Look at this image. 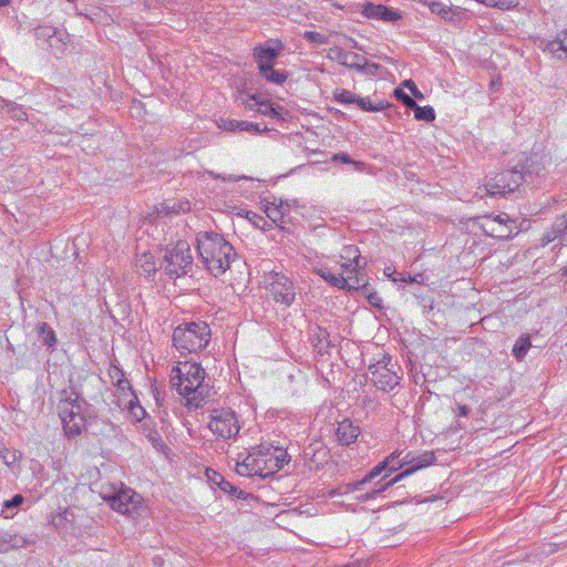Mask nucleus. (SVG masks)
I'll return each instance as SVG.
<instances>
[{
	"label": "nucleus",
	"mask_w": 567,
	"mask_h": 567,
	"mask_svg": "<svg viewBox=\"0 0 567 567\" xmlns=\"http://www.w3.org/2000/svg\"><path fill=\"white\" fill-rule=\"evenodd\" d=\"M24 502V497L21 494H16L11 499L3 502V511L17 509Z\"/></svg>",
	"instance_id": "obj_46"
},
{
	"label": "nucleus",
	"mask_w": 567,
	"mask_h": 567,
	"mask_svg": "<svg viewBox=\"0 0 567 567\" xmlns=\"http://www.w3.org/2000/svg\"><path fill=\"white\" fill-rule=\"evenodd\" d=\"M482 228L485 235L501 239H511L518 234V230L514 231L508 226H495L488 223H484Z\"/></svg>",
	"instance_id": "obj_23"
},
{
	"label": "nucleus",
	"mask_w": 567,
	"mask_h": 567,
	"mask_svg": "<svg viewBox=\"0 0 567 567\" xmlns=\"http://www.w3.org/2000/svg\"><path fill=\"white\" fill-rule=\"evenodd\" d=\"M336 56L334 59L341 64L349 69H354L359 72H368L371 69L377 70L379 68L378 64H369L368 60L358 53L344 51L342 49H337L334 51Z\"/></svg>",
	"instance_id": "obj_14"
},
{
	"label": "nucleus",
	"mask_w": 567,
	"mask_h": 567,
	"mask_svg": "<svg viewBox=\"0 0 567 567\" xmlns=\"http://www.w3.org/2000/svg\"><path fill=\"white\" fill-rule=\"evenodd\" d=\"M69 2H72L73 0H68Z\"/></svg>",
	"instance_id": "obj_61"
},
{
	"label": "nucleus",
	"mask_w": 567,
	"mask_h": 567,
	"mask_svg": "<svg viewBox=\"0 0 567 567\" xmlns=\"http://www.w3.org/2000/svg\"><path fill=\"white\" fill-rule=\"evenodd\" d=\"M196 248L203 265L215 277L225 274L237 256L231 244L215 231L198 233Z\"/></svg>",
	"instance_id": "obj_1"
},
{
	"label": "nucleus",
	"mask_w": 567,
	"mask_h": 567,
	"mask_svg": "<svg viewBox=\"0 0 567 567\" xmlns=\"http://www.w3.org/2000/svg\"><path fill=\"white\" fill-rule=\"evenodd\" d=\"M250 101L248 102L246 107L249 110H255L265 116H269L271 118H284L288 113L287 110L281 105H275L269 100L259 99L255 95L250 96Z\"/></svg>",
	"instance_id": "obj_16"
},
{
	"label": "nucleus",
	"mask_w": 567,
	"mask_h": 567,
	"mask_svg": "<svg viewBox=\"0 0 567 567\" xmlns=\"http://www.w3.org/2000/svg\"><path fill=\"white\" fill-rule=\"evenodd\" d=\"M361 14L367 19L380 20L383 22H394L401 18V14L384 6V4H375L372 2H367L362 6Z\"/></svg>",
	"instance_id": "obj_15"
},
{
	"label": "nucleus",
	"mask_w": 567,
	"mask_h": 567,
	"mask_svg": "<svg viewBox=\"0 0 567 567\" xmlns=\"http://www.w3.org/2000/svg\"><path fill=\"white\" fill-rule=\"evenodd\" d=\"M354 286H355V288H353V289L354 290H360L361 293L364 295L365 297H367V295L373 292L372 288L367 282H363V280L360 281L359 285L354 284Z\"/></svg>",
	"instance_id": "obj_53"
},
{
	"label": "nucleus",
	"mask_w": 567,
	"mask_h": 567,
	"mask_svg": "<svg viewBox=\"0 0 567 567\" xmlns=\"http://www.w3.org/2000/svg\"><path fill=\"white\" fill-rule=\"evenodd\" d=\"M370 379L375 390H393L399 384V375L381 362L369 367Z\"/></svg>",
	"instance_id": "obj_13"
},
{
	"label": "nucleus",
	"mask_w": 567,
	"mask_h": 567,
	"mask_svg": "<svg viewBox=\"0 0 567 567\" xmlns=\"http://www.w3.org/2000/svg\"><path fill=\"white\" fill-rule=\"evenodd\" d=\"M567 231V215L557 217L550 228L543 237V244L548 245Z\"/></svg>",
	"instance_id": "obj_21"
},
{
	"label": "nucleus",
	"mask_w": 567,
	"mask_h": 567,
	"mask_svg": "<svg viewBox=\"0 0 567 567\" xmlns=\"http://www.w3.org/2000/svg\"><path fill=\"white\" fill-rule=\"evenodd\" d=\"M54 34L55 27L52 25H38L33 29V35L40 45H48Z\"/></svg>",
	"instance_id": "obj_30"
},
{
	"label": "nucleus",
	"mask_w": 567,
	"mask_h": 567,
	"mask_svg": "<svg viewBox=\"0 0 567 567\" xmlns=\"http://www.w3.org/2000/svg\"><path fill=\"white\" fill-rule=\"evenodd\" d=\"M269 447H255L241 462H237L236 472L240 476H261L267 477L270 474L271 465L268 463Z\"/></svg>",
	"instance_id": "obj_7"
},
{
	"label": "nucleus",
	"mask_w": 567,
	"mask_h": 567,
	"mask_svg": "<svg viewBox=\"0 0 567 567\" xmlns=\"http://www.w3.org/2000/svg\"><path fill=\"white\" fill-rule=\"evenodd\" d=\"M354 261L341 260V267L347 275L352 276V284L359 285L363 280V275L359 271V268H354Z\"/></svg>",
	"instance_id": "obj_39"
},
{
	"label": "nucleus",
	"mask_w": 567,
	"mask_h": 567,
	"mask_svg": "<svg viewBox=\"0 0 567 567\" xmlns=\"http://www.w3.org/2000/svg\"><path fill=\"white\" fill-rule=\"evenodd\" d=\"M400 455V457H396L393 462L390 472H394L405 465H410L406 470L403 472H410L409 475L415 473L416 471L427 467L431 464H433L436 460L434 452L426 451L422 454H413L411 452L403 453Z\"/></svg>",
	"instance_id": "obj_11"
},
{
	"label": "nucleus",
	"mask_w": 567,
	"mask_h": 567,
	"mask_svg": "<svg viewBox=\"0 0 567 567\" xmlns=\"http://www.w3.org/2000/svg\"><path fill=\"white\" fill-rule=\"evenodd\" d=\"M137 267L146 275H152L156 271L154 257L150 252L142 254L137 260Z\"/></svg>",
	"instance_id": "obj_34"
},
{
	"label": "nucleus",
	"mask_w": 567,
	"mask_h": 567,
	"mask_svg": "<svg viewBox=\"0 0 567 567\" xmlns=\"http://www.w3.org/2000/svg\"><path fill=\"white\" fill-rule=\"evenodd\" d=\"M412 110L414 111V117L419 121L432 122L435 120L434 109L430 105L420 106L416 104Z\"/></svg>",
	"instance_id": "obj_35"
},
{
	"label": "nucleus",
	"mask_w": 567,
	"mask_h": 567,
	"mask_svg": "<svg viewBox=\"0 0 567 567\" xmlns=\"http://www.w3.org/2000/svg\"><path fill=\"white\" fill-rule=\"evenodd\" d=\"M155 393V399L158 401L159 400V396L163 392H159V391H156L154 392Z\"/></svg>",
	"instance_id": "obj_58"
},
{
	"label": "nucleus",
	"mask_w": 567,
	"mask_h": 567,
	"mask_svg": "<svg viewBox=\"0 0 567 567\" xmlns=\"http://www.w3.org/2000/svg\"><path fill=\"white\" fill-rule=\"evenodd\" d=\"M523 174L517 169H509L487 177L483 186L478 187L481 195L503 196L513 194L523 182Z\"/></svg>",
	"instance_id": "obj_5"
},
{
	"label": "nucleus",
	"mask_w": 567,
	"mask_h": 567,
	"mask_svg": "<svg viewBox=\"0 0 567 567\" xmlns=\"http://www.w3.org/2000/svg\"><path fill=\"white\" fill-rule=\"evenodd\" d=\"M355 104L365 112H379L383 111L386 107V103L379 102L378 104H372L368 97L357 96Z\"/></svg>",
	"instance_id": "obj_37"
},
{
	"label": "nucleus",
	"mask_w": 567,
	"mask_h": 567,
	"mask_svg": "<svg viewBox=\"0 0 567 567\" xmlns=\"http://www.w3.org/2000/svg\"><path fill=\"white\" fill-rule=\"evenodd\" d=\"M240 121L220 117L217 121V126L224 131L235 132L239 130Z\"/></svg>",
	"instance_id": "obj_43"
},
{
	"label": "nucleus",
	"mask_w": 567,
	"mask_h": 567,
	"mask_svg": "<svg viewBox=\"0 0 567 567\" xmlns=\"http://www.w3.org/2000/svg\"><path fill=\"white\" fill-rule=\"evenodd\" d=\"M333 159L334 161H340V162L346 163V164H354V165H361L362 164L360 162H354L353 159L350 158L349 155H347L344 153L336 154L333 156Z\"/></svg>",
	"instance_id": "obj_52"
},
{
	"label": "nucleus",
	"mask_w": 567,
	"mask_h": 567,
	"mask_svg": "<svg viewBox=\"0 0 567 567\" xmlns=\"http://www.w3.org/2000/svg\"><path fill=\"white\" fill-rule=\"evenodd\" d=\"M215 475L218 477V487L223 492H225L229 495H234L237 498H245V493L243 491H240L238 487L233 485L230 482L226 481L224 478V476L220 475L219 473H215Z\"/></svg>",
	"instance_id": "obj_33"
},
{
	"label": "nucleus",
	"mask_w": 567,
	"mask_h": 567,
	"mask_svg": "<svg viewBox=\"0 0 567 567\" xmlns=\"http://www.w3.org/2000/svg\"><path fill=\"white\" fill-rule=\"evenodd\" d=\"M532 346V342H530V338L528 334H525V336H520L515 344H514V348H513V354L518 359V360H522L527 351L529 350Z\"/></svg>",
	"instance_id": "obj_31"
},
{
	"label": "nucleus",
	"mask_w": 567,
	"mask_h": 567,
	"mask_svg": "<svg viewBox=\"0 0 567 567\" xmlns=\"http://www.w3.org/2000/svg\"><path fill=\"white\" fill-rule=\"evenodd\" d=\"M261 203L264 212L270 220L275 224L284 223V218L289 212V205L287 203H284L282 199H278L276 197H271V199L266 197Z\"/></svg>",
	"instance_id": "obj_17"
},
{
	"label": "nucleus",
	"mask_w": 567,
	"mask_h": 567,
	"mask_svg": "<svg viewBox=\"0 0 567 567\" xmlns=\"http://www.w3.org/2000/svg\"><path fill=\"white\" fill-rule=\"evenodd\" d=\"M409 473L410 472H401L395 477H393L392 480H390L389 482L383 483V484L381 482H378V483H375L374 487L370 492H367L364 494H360V495L355 496V499L358 502H367L369 499H373L377 497V495H379L380 493H382L390 486L400 482L402 478L409 476Z\"/></svg>",
	"instance_id": "obj_19"
},
{
	"label": "nucleus",
	"mask_w": 567,
	"mask_h": 567,
	"mask_svg": "<svg viewBox=\"0 0 567 567\" xmlns=\"http://www.w3.org/2000/svg\"><path fill=\"white\" fill-rule=\"evenodd\" d=\"M209 430L220 439H230L239 432L238 420L230 410H215L208 423Z\"/></svg>",
	"instance_id": "obj_8"
},
{
	"label": "nucleus",
	"mask_w": 567,
	"mask_h": 567,
	"mask_svg": "<svg viewBox=\"0 0 567 567\" xmlns=\"http://www.w3.org/2000/svg\"><path fill=\"white\" fill-rule=\"evenodd\" d=\"M85 401H80V392H70V394L65 396L64 403L59 406V415L68 439L80 435L85 427Z\"/></svg>",
	"instance_id": "obj_3"
},
{
	"label": "nucleus",
	"mask_w": 567,
	"mask_h": 567,
	"mask_svg": "<svg viewBox=\"0 0 567 567\" xmlns=\"http://www.w3.org/2000/svg\"><path fill=\"white\" fill-rule=\"evenodd\" d=\"M215 473H217V472L212 471V474H209V472L207 471V476H208L209 481H212L214 484H216L218 486V477L215 475Z\"/></svg>",
	"instance_id": "obj_55"
},
{
	"label": "nucleus",
	"mask_w": 567,
	"mask_h": 567,
	"mask_svg": "<svg viewBox=\"0 0 567 567\" xmlns=\"http://www.w3.org/2000/svg\"><path fill=\"white\" fill-rule=\"evenodd\" d=\"M37 332L39 338L42 340L43 344L48 346L49 348H53L55 346V333L48 323L42 322L38 324Z\"/></svg>",
	"instance_id": "obj_29"
},
{
	"label": "nucleus",
	"mask_w": 567,
	"mask_h": 567,
	"mask_svg": "<svg viewBox=\"0 0 567 567\" xmlns=\"http://www.w3.org/2000/svg\"><path fill=\"white\" fill-rule=\"evenodd\" d=\"M302 37L308 42L317 44V45L328 43V37L322 33L316 32V31H305Z\"/></svg>",
	"instance_id": "obj_41"
},
{
	"label": "nucleus",
	"mask_w": 567,
	"mask_h": 567,
	"mask_svg": "<svg viewBox=\"0 0 567 567\" xmlns=\"http://www.w3.org/2000/svg\"><path fill=\"white\" fill-rule=\"evenodd\" d=\"M280 54V50L271 47H256L254 49V56L258 62V68L260 64H274V60L277 59Z\"/></svg>",
	"instance_id": "obj_22"
},
{
	"label": "nucleus",
	"mask_w": 567,
	"mask_h": 567,
	"mask_svg": "<svg viewBox=\"0 0 567 567\" xmlns=\"http://www.w3.org/2000/svg\"><path fill=\"white\" fill-rule=\"evenodd\" d=\"M2 542L10 544L13 548L22 547L24 544V539L22 537L17 535L12 536L8 534L3 535Z\"/></svg>",
	"instance_id": "obj_49"
},
{
	"label": "nucleus",
	"mask_w": 567,
	"mask_h": 567,
	"mask_svg": "<svg viewBox=\"0 0 567 567\" xmlns=\"http://www.w3.org/2000/svg\"><path fill=\"white\" fill-rule=\"evenodd\" d=\"M457 410L460 416H466L470 413V408L465 404L457 403Z\"/></svg>",
	"instance_id": "obj_54"
},
{
	"label": "nucleus",
	"mask_w": 567,
	"mask_h": 567,
	"mask_svg": "<svg viewBox=\"0 0 567 567\" xmlns=\"http://www.w3.org/2000/svg\"><path fill=\"white\" fill-rule=\"evenodd\" d=\"M69 43V34L64 30L55 28V34L51 38L48 47L51 48L55 53L63 52Z\"/></svg>",
	"instance_id": "obj_28"
},
{
	"label": "nucleus",
	"mask_w": 567,
	"mask_h": 567,
	"mask_svg": "<svg viewBox=\"0 0 567 567\" xmlns=\"http://www.w3.org/2000/svg\"><path fill=\"white\" fill-rule=\"evenodd\" d=\"M210 336V328L206 322L192 321L174 329L173 344L182 354L196 353L207 347Z\"/></svg>",
	"instance_id": "obj_2"
},
{
	"label": "nucleus",
	"mask_w": 567,
	"mask_h": 567,
	"mask_svg": "<svg viewBox=\"0 0 567 567\" xmlns=\"http://www.w3.org/2000/svg\"><path fill=\"white\" fill-rule=\"evenodd\" d=\"M239 131H246L252 134H260L262 132H268L269 128L267 126L261 127L258 123H250L247 121H240Z\"/></svg>",
	"instance_id": "obj_42"
},
{
	"label": "nucleus",
	"mask_w": 567,
	"mask_h": 567,
	"mask_svg": "<svg viewBox=\"0 0 567 567\" xmlns=\"http://www.w3.org/2000/svg\"><path fill=\"white\" fill-rule=\"evenodd\" d=\"M205 370L196 362H178L171 372L174 390H199L205 380Z\"/></svg>",
	"instance_id": "obj_4"
},
{
	"label": "nucleus",
	"mask_w": 567,
	"mask_h": 567,
	"mask_svg": "<svg viewBox=\"0 0 567 567\" xmlns=\"http://www.w3.org/2000/svg\"><path fill=\"white\" fill-rule=\"evenodd\" d=\"M340 258L341 260H347V261H354V268H360V251L359 249L353 246V245H349V246H346L343 249H342V252L340 255Z\"/></svg>",
	"instance_id": "obj_36"
},
{
	"label": "nucleus",
	"mask_w": 567,
	"mask_h": 567,
	"mask_svg": "<svg viewBox=\"0 0 567 567\" xmlns=\"http://www.w3.org/2000/svg\"><path fill=\"white\" fill-rule=\"evenodd\" d=\"M193 265L190 246L186 241H178L167 249L164 256V268L171 278H177L188 272Z\"/></svg>",
	"instance_id": "obj_6"
},
{
	"label": "nucleus",
	"mask_w": 567,
	"mask_h": 567,
	"mask_svg": "<svg viewBox=\"0 0 567 567\" xmlns=\"http://www.w3.org/2000/svg\"><path fill=\"white\" fill-rule=\"evenodd\" d=\"M10 0H0V7L6 6L9 3Z\"/></svg>",
	"instance_id": "obj_57"
},
{
	"label": "nucleus",
	"mask_w": 567,
	"mask_h": 567,
	"mask_svg": "<svg viewBox=\"0 0 567 567\" xmlns=\"http://www.w3.org/2000/svg\"><path fill=\"white\" fill-rule=\"evenodd\" d=\"M403 85L409 89V91L412 93V95L416 99H423V94L420 92L417 86L412 80H405L403 82Z\"/></svg>",
	"instance_id": "obj_50"
},
{
	"label": "nucleus",
	"mask_w": 567,
	"mask_h": 567,
	"mask_svg": "<svg viewBox=\"0 0 567 567\" xmlns=\"http://www.w3.org/2000/svg\"><path fill=\"white\" fill-rule=\"evenodd\" d=\"M320 276L332 287L346 289L348 291L352 290V288H355V286L352 284L353 278L350 275L344 277L342 275H334L330 271H321Z\"/></svg>",
	"instance_id": "obj_20"
},
{
	"label": "nucleus",
	"mask_w": 567,
	"mask_h": 567,
	"mask_svg": "<svg viewBox=\"0 0 567 567\" xmlns=\"http://www.w3.org/2000/svg\"><path fill=\"white\" fill-rule=\"evenodd\" d=\"M112 509L131 515L137 511L141 505L142 497L131 488L121 489L117 493L105 498Z\"/></svg>",
	"instance_id": "obj_12"
},
{
	"label": "nucleus",
	"mask_w": 567,
	"mask_h": 567,
	"mask_svg": "<svg viewBox=\"0 0 567 567\" xmlns=\"http://www.w3.org/2000/svg\"><path fill=\"white\" fill-rule=\"evenodd\" d=\"M394 93L398 100H400L408 109L412 110L413 106H416V102L401 89H396Z\"/></svg>",
	"instance_id": "obj_47"
},
{
	"label": "nucleus",
	"mask_w": 567,
	"mask_h": 567,
	"mask_svg": "<svg viewBox=\"0 0 567 567\" xmlns=\"http://www.w3.org/2000/svg\"><path fill=\"white\" fill-rule=\"evenodd\" d=\"M462 427H463V425L461 423L456 422L454 431H457L458 429H462Z\"/></svg>",
	"instance_id": "obj_59"
},
{
	"label": "nucleus",
	"mask_w": 567,
	"mask_h": 567,
	"mask_svg": "<svg viewBox=\"0 0 567 567\" xmlns=\"http://www.w3.org/2000/svg\"><path fill=\"white\" fill-rule=\"evenodd\" d=\"M258 69L262 78L275 84H282L288 78L285 71L274 69L271 63L260 64Z\"/></svg>",
	"instance_id": "obj_24"
},
{
	"label": "nucleus",
	"mask_w": 567,
	"mask_h": 567,
	"mask_svg": "<svg viewBox=\"0 0 567 567\" xmlns=\"http://www.w3.org/2000/svg\"><path fill=\"white\" fill-rule=\"evenodd\" d=\"M290 456L281 449H275L274 453L268 455V463L271 465L270 474L281 470L285 464L289 463Z\"/></svg>",
	"instance_id": "obj_25"
},
{
	"label": "nucleus",
	"mask_w": 567,
	"mask_h": 567,
	"mask_svg": "<svg viewBox=\"0 0 567 567\" xmlns=\"http://www.w3.org/2000/svg\"><path fill=\"white\" fill-rule=\"evenodd\" d=\"M360 432L361 431L358 425H354L349 420H344V421L340 422L338 425L337 436L341 444L350 445L358 439Z\"/></svg>",
	"instance_id": "obj_18"
},
{
	"label": "nucleus",
	"mask_w": 567,
	"mask_h": 567,
	"mask_svg": "<svg viewBox=\"0 0 567 567\" xmlns=\"http://www.w3.org/2000/svg\"><path fill=\"white\" fill-rule=\"evenodd\" d=\"M357 96L358 95L346 89H336L333 92L334 100L341 104L355 103Z\"/></svg>",
	"instance_id": "obj_38"
},
{
	"label": "nucleus",
	"mask_w": 567,
	"mask_h": 567,
	"mask_svg": "<svg viewBox=\"0 0 567 567\" xmlns=\"http://www.w3.org/2000/svg\"><path fill=\"white\" fill-rule=\"evenodd\" d=\"M185 205L188 206L187 203ZM188 209H189V207H184L183 204H179L177 207L176 204L169 205L168 203H163V204H161V208H158L157 210H158V213H164V214L168 215V214H177L179 212H186Z\"/></svg>",
	"instance_id": "obj_44"
},
{
	"label": "nucleus",
	"mask_w": 567,
	"mask_h": 567,
	"mask_svg": "<svg viewBox=\"0 0 567 567\" xmlns=\"http://www.w3.org/2000/svg\"><path fill=\"white\" fill-rule=\"evenodd\" d=\"M251 215H252V217H254V218H258V219L262 220V218H261V217H259V216H257V214L251 213Z\"/></svg>",
	"instance_id": "obj_60"
},
{
	"label": "nucleus",
	"mask_w": 567,
	"mask_h": 567,
	"mask_svg": "<svg viewBox=\"0 0 567 567\" xmlns=\"http://www.w3.org/2000/svg\"><path fill=\"white\" fill-rule=\"evenodd\" d=\"M350 42H351V48H353V49H361L359 47L358 42L354 39H350Z\"/></svg>",
	"instance_id": "obj_56"
},
{
	"label": "nucleus",
	"mask_w": 567,
	"mask_h": 567,
	"mask_svg": "<svg viewBox=\"0 0 567 567\" xmlns=\"http://www.w3.org/2000/svg\"><path fill=\"white\" fill-rule=\"evenodd\" d=\"M182 398L181 402L189 410H197L203 406L204 396L203 392H178Z\"/></svg>",
	"instance_id": "obj_27"
},
{
	"label": "nucleus",
	"mask_w": 567,
	"mask_h": 567,
	"mask_svg": "<svg viewBox=\"0 0 567 567\" xmlns=\"http://www.w3.org/2000/svg\"><path fill=\"white\" fill-rule=\"evenodd\" d=\"M2 105L8 109V113L11 118L17 121H27V112L21 105L7 100H2Z\"/></svg>",
	"instance_id": "obj_32"
},
{
	"label": "nucleus",
	"mask_w": 567,
	"mask_h": 567,
	"mask_svg": "<svg viewBox=\"0 0 567 567\" xmlns=\"http://www.w3.org/2000/svg\"><path fill=\"white\" fill-rule=\"evenodd\" d=\"M429 8H430L431 12L437 13V14L442 16L443 18H446L451 12V10L449 8H446L443 3L436 2V1L431 2L429 4Z\"/></svg>",
	"instance_id": "obj_48"
},
{
	"label": "nucleus",
	"mask_w": 567,
	"mask_h": 567,
	"mask_svg": "<svg viewBox=\"0 0 567 567\" xmlns=\"http://www.w3.org/2000/svg\"><path fill=\"white\" fill-rule=\"evenodd\" d=\"M267 289L277 303L290 307L295 301L296 287L284 274H272Z\"/></svg>",
	"instance_id": "obj_9"
},
{
	"label": "nucleus",
	"mask_w": 567,
	"mask_h": 567,
	"mask_svg": "<svg viewBox=\"0 0 567 567\" xmlns=\"http://www.w3.org/2000/svg\"><path fill=\"white\" fill-rule=\"evenodd\" d=\"M485 223L491 225L498 224V226H507L508 223H512L511 217L506 213H501L497 215H486L484 216Z\"/></svg>",
	"instance_id": "obj_40"
},
{
	"label": "nucleus",
	"mask_w": 567,
	"mask_h": 567,
	"mask_svg": "<svg viewBox=\"0 0 567 567\" xmlns=\"http://www.w3.org/2000/svg\"><path fill=\"white\" fill-rule=\"evenodd\" d=\"M549 48L553 52L561 50L567 53V30L561 33L560 38L550 42Z\"/></svg>",
	"instance_id": "obj_45"
},
{
	"label": "nucleus",
	"mask_w": 567,
	"mask_h": 567,
	"mask_svg": "<svg viewBox=\"0 0 567 567\" xmlns=\"http://www.w3.org/2000/svg\"><path fill=\"white\" fill-rule=\"evenodd\" d=\"M367 299L369 303L375 308H382V298L379 296L377 291H373L372 293L367 295Z\"/></svg>",
	"instance_id": "obj_51"
},
{
	"label": "nucleus",
	"mask_w": 567,
	"mask_h": 567,
	"mask_svg": "<svg viewBox=\"0 0 567 567\" xmlns=\"http://www.w3.org/2000/svg\"><path fill=\"white\" fill-rule=\"evenodd\" d=\"M109 375L112 384L115 385L117 390H132L128 380L118 367L111 365L109 369Z\"/></svg>",
	"instance_id": "obj_26"
},
{
	"label": "nucleus",
	"mask_w": 567,
	"mask_h": 567,
	"mask_svg": "<svg viewBox=\"0 0 567 567\" xmlns=\"http://www.w3.org/2000/svg\"><path fill=\"white\" fill-rule=\"evenodd\" d=\"M402 453H392L384 461L374 466L362 480L343 484L332 492V495H346L361 491L363 485L370 483L377 476H379L386 468H391L396 457H400Z\"/></svg>",
	"instance_id": "obj_10"
}]
</instances>
